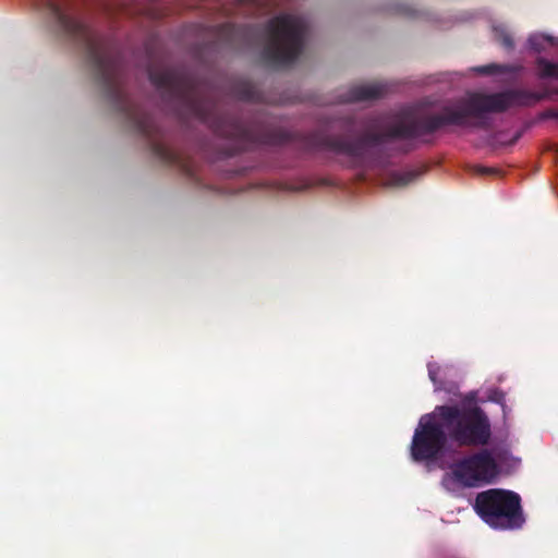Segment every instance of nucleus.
<instances>
[{
  "label": "nucleus",
  "mask_w": 558,
  "mask_h": 558,
  "mask_svg": "<svg viewBox=\"0 0 558 558\" xmlns=\"http://www.w3.org/2000/svg\"><path fill=\"white\" fill-rule=\"evenodd\" d=\"M428 377L434 383L435 389L438 390L441 388V381L438 379V374L440 372V366L437 363L429 362L427 364Z\"/></svg>",
  "instance_id": "13"
},
{
  "label": "nucleus",
  "mask_w": 558,
  "mask_h": 558,
  "mask_svg": "<svg viewBox=\"0 0 558 558\" xmlns=\"http://www.w3.org/2000/svg\"><path fill=\"white\" fill-rule=\"evenodd\" d=\"M421 172L418 170H407L401 172H393L389 178V184L391 186H407L413 182Z\"/></svg>",
  "instance_id": "9"
},
{
  "label": "nucleus",
  "mask_w": 558,
  "mask_h": 558,
  "mask_svg": "<svg viewBox=\"0 0 558 558\" xmlns=\"http://www.w3.org/2000/svg\"><path fill=\"white\" fill-rule=\"evenodd\" d=\"M551 92H531L512 88L494 94L472 93L468 97L445 106L439 113L415 114L402 111L386 121L383 117H371L363 123V133L350 138L329 135L315 131L304 136V147L308 150H329L344 155L350 160H372L373 150L395 140H415L433 134L448 125L485 129L488 126L487 113L505 112L511 107H531L547 99Z\"/></svg>",
  "instance_id": "1"
},
{
  "label": "nucleus",
  "mask_w": 558,
  "mask_h": 558,
  "mask_svg": "<svg viewBox=\"0 0 558 558\" xmlns=\"http://www.w3.org/2000/svg\"><path fill=\"white\" fill-rule=\"evenodd\" d=\"M537 65L539 69V77H555L558 78V62H550L544 58H539L537 60Z\"/></svg>",
  "instance_id": "11"
},
{
  "label": "nucleus",
  "mask_w": 558,
  "mask_h": 558,
  "mask_svg": "<svg viewBox=\"0 0 558 558\" xmlns=\"http://www.w3.org/2000/svg\"><path fill=\"white\" fill-rule=\"evenodd\" d=\"M474 71L478 74H483V75H489V74H495V73H501L502 70H501V65H498V64H495V63H492V64H488V65H483V66H477L474 69Z\"/></svg>",
  "instance_id": "14"
},
{
  "label": "nucleus",
  "mask_w": 558,
  "mask_h": 558,
  "mask_svg": "<svg viewBox=\"0 0 558 558\" xmlns=\"http://www.w3.org/2000/svg\"><path fill=\"white\" fill-rule=\"evenodd\" d=\"M388 92L385 83L376 82L371 84L356 85L350 88L343 101L359 102L381 98Z\"/></svg>",
  "instance_id": "8"
},
{
  "label": "nucleus",
  "mask_w": 558,
  "mask_h": 558,
  "mask_svg": "<svg viewBox=\"0 0 558 558\" xmlns=\"http://www.w3.org/2000/svg\"><path fill=\"white\" fill-rule=\"evenodd\" d=\"M148 77L159 92L165 107L179 120H198L216 135L230 140L232 148L228 155L255 145H281L290 141L288 132L256 122L247 123L238 114L221 111L218 104L204 95L194 78L182 69L150 66Z\"/></svg>",
  "instance_id": "3"
},
{
  "label": "nucleus",
  "mask_w": 558,
  "mask_h": 558,
  "mask_svg": "<svg viewBox=\"0 0 558 558\" xmlns=\"http://www.w3.org/2000/svg\"><path fill=\"white\" fill-rule=\"evenodd\" d=\"M474 510L495 530H518L525 522L519 494L499 488L481 492L475 497Z\"/></svg>",
  "instance_id": "6"
},
{
  "label": "nucleus",
  "mask_w": 558,
  "mask_h": 558,
  "mask_svg": "<svg viewBox=\"0 0 558 558\" xmlns=\"http://www.w3.org/2000/svg\"><path fill=\"white\" fill-rule=\"evenodd\" d=\"M469 454L451 465L453 480L463 487H477L492 483L498 475V464L488 449Z\"/></svg>",
  "instance_id": "7"
},
{
  "label": "nucleus",
  "mask_w": 558,
  "mask_h": 558,
  "mask_svg": "<svg viewBox=\"0 0 558 558\" xmlns=\"http://www.w3.org/2000/svg\"><path fill=\"white\" fill-rule=\"evenodd\" d=\"M242 98L245 100H252L254 98V93L250 88H245Z\"/></svg>",
  "instance_id": "15"
},
{
  "label": "nucleus",
  "mask_w": 558,
  "mask_h": 558,
  "mask_svg": "<svg viewBox=\"0 0 558 558\" xmlns=\"http://www.w3.org/2000/svg\"><path fill=\"white\" fill-rule=\"evenodd\" d=\"M400 12H401L402 14H405V15H411V14H412V10H411L409 7H402V8L400 9Z\"/></svg>",
  "instance_id": "16"
},
{
  "label": "nucleus",
  "mask_w": 558,
  "mask_h": 558,
  "mask_svg": "<svg viewBox=\"0 0 558 558\" xmlns=\"http://www.w3.org/2000/svg\"><path fill=\"white\" fill-rule=\"evenodd\" d=\"M477 172L481 173V174H487V173H490L492 170L490 169H487V168H477Z\"/></svg>",
  "instance_id": "17"
},
{
  "label": "nucleus",
  "mask_w": 558,
  "mask_h": 558,
  "mask_svg": "<svg viewBox=\"0 0 558 558\" xmlns=\"http://www.w3.org/2000/svg\"><path fill=\"white\" fill-rule=\"evenodd\" d=\"M56 33L80 48L92 68L95 78L114 108L123 113L131 126L145 136L149 147H169L162 131L142 106L125 89L122 56L109 39L96 34L80 16L72 0H34Z\"/></svg>",
  "instance_id": "2"
},
{
  "label": "nucleus",
  "mask_w": 558,
  "mask_h": 558,
  "mask_svg": "<svg viewBox=\"0 0 558 558\" xmlns=\"http://www.w3.org/2000/svg\"><path fill=\"white\" fill-rule=\"evenodd\" d=\"M527 44L531 50L535 52H542L546 49L547 45H556L557 41L553 36L545 35V34H532L529 39Z\"/></svg>",
  "instance_id": "10"
},
{
  "label": "nucleus",
  "mask_w": 558,
  "mask_h": 558,
  "mask_svg": "<svg viewBox=\"0 0 558 558\" xmlns=\"http://www.w3.org/2000/svg\"><path fill=\"white\" fill-rule=\"evenodd\" d=\"M548 116L558 119V111H550Z\"/></svg>",
  "instance_id": "18"
},
{
  "label": "nucleus",
  "mask_w": 558,
  "mask_h": 558,
  "mask_svg": "<svg viewBox=\"0 0 558 558\" xmlns=\"http://www.w3.org/2000/svg\"><path fill=\"white\" fill-rule=\"evenodd\" d=\"M492 424L478 405H437L421 417L411 442L414 461H434L447 444L460 448L486 447L492 439Z\"/></svg>",
  "instance_id": "4"
},
{
  "label": "nucleus",
  "mask_w": 558,
  "mask_h": 558,
  "mask_svg": "<svg viewBox=\"0 0 558 558\" xmlns=\"http://www.w3.org/2000/svg\"><path fill=\"white\" fill-rule=\"evenodd\" d=\"M307 24L301 16L280 14L269 20L260 29L253 25L222 24L218 27L219 40L231 47L248 46L263 33L266 45L262 50L264 62L274 68L289 66L301 56Z\"/></svg>",
  "instance_id": "5"
},
{
  "label": "nucleus",
  "mask_w": 558,
  "mask_h": 558,
  "mask_svg": "<svg viewBox=\"0 0 558 558\" xmlns=\"http://www.w3.org/2000/svg\"><path fill=\"white\" fill-rule=\"evenodd\" d=\"M493 31L496 40L506 49H512L514 47V43L511 35L504 27L495 26Z\"/></svg>",
  "instance_id": "12"
}]
</instances>
